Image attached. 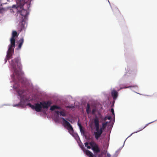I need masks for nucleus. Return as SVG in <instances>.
I'll return each mask as SVG.
<instances>
[{"label": "nucleus", "mask_w": 157, "mask_h": 157, "mask_svg": "<svg viewBox=\"0 0 157 157\" xmlns=\"http://www.w3.org/2000/svg\"><path fill=\"white\" fill-rule=\"evenodd\" d=\"M111 118V117H105V120H106L107 119H108V120H110Z\"/></svg>", "instance_id": "4be33fe9"}, {"label": "nucleus", "mask_w": 157, "mask_h": 157, "mask_svg": "<svg viewBox=\"0 0 157 157\" xmlns=\"http://www.w3.org/2000/svg\"><path fill=\"white\" fill-rule=\"evenodd\" d=\"M61 109V107L59 106L56 105H53L51 107L50 110L51 111H53L55 109Z\"/></svg>", "instance_id": "f8f14e48"}, {"label": "nucleus", "mask_w": 157, "mask_h": 157, "mask_svg": "<svg viewBox=\"0 0 157 157\" xmlns=\"http://www.w3.org/2000/svg\"><path fill=\"white\" fill-rule=\"evenodd\" d=\"M80 131L82 134H85V131L84 129L82 128H80Z\"/></svg>", "instance_id": "a211bd4d"}, {"label": "nucleus", "mask_w": 157, "mask_h": 157, "mask_svg": "<svg viewBox=\"0 0 157 157\" xmlns=\"http://www.w3.org/2000/svg\"><path fill=\"white\" fill-rule=\"evenodd\" d=\"M148 124H146L145 125V126H144L143 128H141V129L140 130H139V131H141V130H142L143 129H144V128H146V127L147 126H148Z\"/></svg>", "instance_id": "5701e85b"}, {"label": "nucleus", "mask_w": 157, "mask_h": 157, "mask_svg": "<svg viewBox=\"0 0 157 157\" xmlns=\"http://www.w3.org/2000/svg\"><path fill=\"white\" fill-rule=\"evenodd\" d=\"M112 96L114 99H116L117 98L118 93L116 90H113L111 93Z\"/></svg>", "instance_id": "9b49d317"}, {"label": "nucleus", "mask_w": 157, "mask_h": 157, "mask_svg": "<svg viewBox=\"0 0 157 157\" xmlns=\"http://www.w3.org/2000/svg\"><path fill=\"white\" fill-rule=\"evenodd\" d=\"M132 134H131V135H130V136H131L132 135Z\"/></svg>", "instance_id": "473e14b6"}, {"label": "nucleus", "mask_w": 157, "mask_h": 157, "mask_svg": "<svg viewBox=\"0 0 157 157\" xmlns=\"http://www.w3.org/2000/svg\"><path fill=\"white\" fill-rule=\"evenodd\" d=\"M5 63H6L7 60H8V59H7L6 58H6L5 59Z\"/></svg>", "instance_id": "7c9ffc66"}, {"label": "nucleus", "mask_w": 157, "mask_h": 157, "mask_svg": "<svg viewBox=\"0 0 157 157\" xmlns=\"http://www.w3.org/2000/svg\"><path fill=\"white\" fill-rule=\"evenodd\" d=\"M24 39L23 38L21 39L19 41V44L18 46V48L20 49L21 48V46L24 42Z\"/></svg>", "instance_id": "ddd939ff"}, {"label": "nucleus", "mask_w": 157, "mask_h": 157, "mask_svg": "<svg viewBox=\"0 0 157 157\" xmlns=\"http://www.w3.org/2000/svg\"><path fill=\"white\" fill-rule=\"evenodd\" d=\"M28 1L24 2L23 4H17L12 6L13 8H15L17 10V12L19 13L23 16V21L26 18L29 13L27 11L30 7V4L27 2Z\"/></svg>", "instance_id": "f257e3e1"}, {"label": "nucleus", "mask_w": 157, "mask_h": 157, "mask_svg": "<svg viewBox=\"0 0 157 157\" xmlns=\"http://www.w3.org/2000/svg\"><path fill=\"white\" fill-rule=\"evenodd\" d=\"M115 10H116L117 11V12H119V10H118L117 9H115Z\"/></svg>", "instance_id": "2f4dec72"}, {"label": "nucleus", "mask_w": 157, "mask_h": 157, "mask_svg": "<svg viewBox=\"0 0 157 157\" xmlns=\"http://www.w3.org/2000/svg\"><path fill=\"white\" fill-rule=\"evenodd\" d=\"M17 4H23L24 2L27 1V0H16Z\"/></svg>", "instance_id": "4468645a"}, {"label": "nucleus", "mask_w": 157, "mask_h": 157, "mask_svg": "<svg viewBox=\"0 0 157 157\" xmlns=\"http://www.w3.org/2000/svg\"><path fill=\"white\" fill-rule=\"evenodd\" d=\"M63 121V124L64 127H65L68 130L69 132L72 135L73 133L74 129L70 124L64 118H62Z\"/></svg>", "instance_id": "39448f33"}, {"label": "nucleus", "mask_w": 157, "mask_h": 157, "mask_svg": "<svg viewBox=\"0 0 157 157\" xmlns=\"http://www.w3.org/2000/svg\"><path fill=\"white\" fill-rule=\"evenodd\" d=\"M17 36V32L16 31H13L12 33L11 38L10 40V44H12V46H15V37Z\"/></svg>", "instance_id": "6e6552de"}, {"label": "nucleus", "mask_w": 157, "mask_h": 157, "mask_svg": "<svg viewBox=\"0 0 157 157\" xmlns=\"http://www.w3.org/2000/svg\"><path fill=\"white\" fill-rule=\"evenodd\" d=\"M52 104V102L51 101H47L40 102V103H35V105L29 103L27 104V105L29 106L32 109L35 110L37 112H41L42 108L43 109H48Z\"/></svg>", "instance_id": "f03ea898"}, {"label": "nucleus", "mask_w": 157, "mask_h": 157, "mask_svg": "<svg viewBox=\"0 0 157 157\" xmlns=\"http://www.w3.org/2000/svg\"><path fill=\"white\" fill-rule=\"evenodd\" d=\"M59 113L60 115L63 117H65L66 116V114L63 111H61L59 112Z\"/></svg>", "instance_id": "dca6fc26"}, {"label": "nucleus", "mask_w": 157, "mask_h": 157, "mask_svg": "<svg viewBox=\"0 0 157 157\" xmlns=\"http://www.w3.org/2000/svg\"><path fill=\"white\" fill-rule=\"evenodd\" d=\"M86 111L87 113L88 114H89L90 112V106L89 104H87V107L86 109Z\"/></svg>", "instance_id": "2eb2a0df"}, {"label": "nucleus", "mask_w": 157, "mask_h": 157, "mask_svg": "<svg viewBox=\"0 0 157 157\" xmlns=\"http://www.w3.org/2000/svg\"><path fill=\"white\" fill-rule=\"evenodd\" d=\"M93 141H91L89 143V144L91 146V147H92V146L93 147L95 145V144H96Z\"/></svg>", "instance_id": "f3484780"}, {"label": "nucleus", "mask_w": 157, "mask_h": 157, "mask_svg": "<svg viewBox=\"0 0 157 157\" xmlns=\"http://www.w3.org/2000/svg\"><path fill=\"white\" fill-rule=\"evenodd\" d=\"M67 107L70 108H74V107L73 106H68Z\"/></svg>", "instance_id": "393cba45"}, {"label": "nucleus", "mask_w": 157, "mask_h": 157, "mask_svg": "<svg viewBox=\"0 0 157 157\" xmlns=\"http://www.w3.org/2000/svg\"><path fill=\"white\" fill-rule=\"evenodd\" d=\"M88 149H90L91 148V146H87V147H86Z\"/></svg>", "instance_id": "cd10ccee"}, {"label": "nucleus", "mask_w": 157, "mask_h": 157, "mask_svg": "<svg viewBox=\"0 0 157 157\" xmlns=\"http://www.w3.org/2000/svg\"><path fill=\"white\" fill-rule=\"evenodd\" d=\"M111 111L113 115H114V109H113V108H112L111 109Z\"/></svg>", "instance_id": "aec40b11"}, {"label": "nucleus", "mask_w": 157, "mask_h": 157, "mask_svg": "<svg viewBox=\"0 0 157 157\" xmlns=\"http://www.w3.org/2000/svg\"><path fill=\"white\" fill-rule=\"evenodd\" d=\"M96 111V109H92V114H94Z\"/></svg>", "instance_id": "6ab92c4d"}, {"label": "nucleus", "mask_w": 157, "mask_h": 157, "mask_svg": "<svg viewBox=\"0 0 157 157\" xmlns=\"http://www.w3.org/2000/svg\"><path fill=\"white\" fill-rule=\"evenodd\" d=\"M107 157H110L111 156V155L109 153H107Z\"/></svg>", "instance_id": "bb28decb"}, {"label": "nucleus", "mask_w": 157, "mask_h": 157, "mask_svg": "<svg viewBox=\"0 0 157 157\" xmlns=\"http://www.w3.org/2000/svg\"><path fill=\"white\" fill-rule=\"evenodd\" d=\"M1 12V10H0V13Z\"/></svg>", "instance_id": "72a5a7b5"}, {"label": "nucleus", "mask_w": 157, "mask_h": 157, "mask_svg": "<svg viewBox=\"0 0 157 157\" xmlns=\"http://www.w3.org/2000/svg\"><path fill=\"white\" fill-rule=\"evenodd\" d=\"M20 85L19 83L18 82L15 83L13 86V88L15 89H17V91L20 96H21L23 93L24 91L23 90H21L20 89H18L20 87Z\"/></svg>", "instance_id": "0eeeda50"}, {"label": "nucleus", "mask_w": 157, "mask_h": 157, "mask_svg": "<svg viewBox=\"0 0 157 157\" xmlns=\"http://www.w3.org/2000/svg\"><path fill=\"white\" fill-rule=\"evenodd\" d=\"M131 86H128V87H124L123 88H121V89H123V88H129Z\"/></svg>", "instance_id": "c756f323"}, {"label": "nucleus", "mask_w": 157, "mask_h": 157, "mask_svg": "<svg viewBox=\"0 0 157 157\" xmlns=\"http://www.w3.org/2000/svg\"><path fill=\"white\" fill-rule=\"evenodd\" d=\"M15 46H12V44H10L9 45V48L8 51L7 52L6 58L8 59H9L12 58V56L13 55L14 52V48Z\"/></svg>", "instance_id": "423d86ee"}, {"label": "nucleus", "mask_w": 157, "mask_h": 157, "mask_svg": "<svg viewBox=\"0 0 157 157\" xmlns=\"http://www.w3.org/2000/svg\"><path fill=\"white\" fill-rule=\"evenodd\" d=\"M22 101H21V102H20V103L19 104H17V105H15L14 106H18L19 105H22L21 104H22Z\"/></svg>", "instance_id": "412c9836"}, {"label": "nucleus", "mask_w": 157, "mask_h": 157, "mask_svg": "<svg viewBox=\"0 0 157 157\" xmlns=\"http://www.w3.org/2000/svg\"><path fill=\"white\" fill-rule=\"evenodd\" d=\"M89 144V143L88 142H86L85 143V147H86Z\"/></svg>", "instance_id": "a878e982"}, {"label": "nucleus", "mask_w": 157, "mask_h": 157, "mask_svg": "<svg viewBox=\"0 0 157 157\" xmlns=\"http://www.w3.org/2000/svg\"><path fill=\"white\" fill-rule=\"evenodd\" d=\"M94 121L96 130V132H94L95 138L96 140H98L102 134L103 130L105 128L108 122H106L104 123H103L102 127L99 128V122L97 117H96L95 118Z\"/></svg>", "instance_id": "7ed1b4c3"}, {"label": "nucleus", "mask_w": 157, "mask_h": 157, "mask_svg": "<svg viewBox=\"0 0 157 157\" xmlns=\"http://www.w3.org/2000/svg\"><path fill=\"white\" fill-rule=\"evenodd\" d=\"M78 126L79 127V128H82L81 124H80L79 123H78Z\"/></svg>", "instance_id": "b1692460"}, {"label": "nucleus", "mask_w": 157, "mask_h": 157, "mask_svg": "<svg viewBox=\"0 0 157 157\" xmlns=\"http://www.w3.org/2000/svg\"><path fill=\"white\" fill-rule=\"evenodd\" d=\"M92 149L95 153H98L100 151L98 145L96 144L92 147Z\"/></svg>", "instance_id": "9d476101"}, {"label": "nucleus", "mask_w": 157, "mask_h": 157, "mask_svg": "<svg viewBox=\"0 0 157 157\" xmlns=\"http://www.w3.org/2000/svg\"><path fill=\"white\" fill-rule=\"evenodd\" d=\"M82 151L85 152L86 155L89 157H94V155L90 151L88 150H86L83 146H80Z\"/></svg>", "instance_id": "1a4fd4ad"}, {"label": "nucleus", "mask_w": 157, "mask_h": 157, "mask_svg": "<svg viewBox=\"0 0 157 157\" xmlns=\"http://www.w3.org/2000/svg\"><path fill=\"white\" fill-rule=\"evenodd\" d=\"M10 64L14 69V73L17 75L18 74L17 70L16 65L17 68L19 70L21 69L22 67V65L21 62L20 58L19 57H18L12 59Z\"/></svg>", "instance_id": "20e7f679"}, {"label": "nucleus", "mask_w": 157, "mask_h": 157, "mask_svg": "<svg viewBox=\"0 0 157 157\" xmlns=\"http://www.w3.org/2000/svg\"><path fill=\"white\" fill-rule=\"evenodd\" d=\"M56 113L58 115L59 113V112L58 111H55Z\"/></svg>", "instance_id": "c85d7f7f"}]
</instances>
